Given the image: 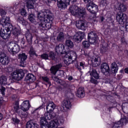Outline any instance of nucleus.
Here are the masks:
<instances>
[{"label":"nucleus","instance_id":"obj_1","mask_svg":"<svg viewBox=\"0 0 128 128\" xmlns=\"http://www.w3.org/2000/svg\"><path fill=\"white\" fill-rule=\"evenodd\" d=\"M37 18L38 22L36 20V16L34 14H31L29 15L28 20L34 24H38L39 28L42 30L46 28L47 30H50L52 28L54 18L52 16L50 10H43L37 12Z\"/></svg>","mask_w":128,"mask_h":128},{"label":"nucleus","instance_id":"obj_2","mask_svg":"<svg viewBox=\"0 0 128 128\" xmlns=\"http://www.w3.org/2000/svg\"><path fill=\"white\" fill-rule=\"evenodd\" d=\"M56 116V113L54 112H46L45 113L44 116H42L40 118V124L42 128H57L60 124H64V118L62 116H58L56 119H54L49 122H47V120H48L54 118Z\"/></svg>","mask_w":128,"mask_h":128},{"label":"nucleus","instance_id":"obj_3","mask_svg":"<svg viewBox=\"0 0 128 128\" xmlns=\"http://www.w3.org/2000/svg\"><path fill=\"white\" fill-rule=\"evenodd\" d=\"M55 52L58 54H65L64 55V62L67 66L72 62V58L75 60H76V53L74 51L66 52V49H64V45L62 44L56 46L55 48Z\"/></svg>","mask_w":128,"mask_h":128},{"label":"nucleus","instance_id":"obj_4","mask_svg":"<svg viewBox=\"0 0 128 128\" xmlns=\"http://www.w3.org/2000/svg\"><path fill=\"white\" fill-rule=\"evenodd\" d=\"M12 32V34L16 36H18L19 34H20V27L18 26L16 27H14V29H10L8 28H2L0 30V36L4 40H6L10 38V34Z\"/></svg>","mask_w":128,"mask_h":128},{"label":"nucleus","instance_id":"obj_5","mask_svg":"<svg viewBox=\"0 0 128 128\" xmlns=\"http://www.w3.org/2000/svg\"><path fill=\"white\" fill-rule=\"evenodd\" d=\"M69 10L72 16H75L80 18H83L86 16V10L82 7H78L76 5H73L69 8Z\"/></svg>","mask_w":128,"mask_h":128},{"label":"nucleus","instance_id":"obj_6","mask_svg":"<svg viewBox=\"0 0 128 128\" xmlns=\"http://www.w3.org/2000/svg\"><path fill=\"white\" fill-rule=\"evenodd\" d=\"M19 6H20V9L19 10V12L20 14L22 16H26V4L24 2H21L18 4V2H16L14 3L13 7L8 8V10H10L11 12H14L16 10V8Z\"/></svg>","mask_w":128,"mask_h":128},{"label":"nucleus","instance_id":"obj_7","mask_svg":"<svg viewBox=\"0 0 128 128\" xmlns=\"http://www.w3.org/2000/svg\"><path fill=\"white\" fill-rule=\"evenodd\" d=\"M84 2L88 4L86 8L88 12L94 14H96L98 12V6L94 3L92 0H84Z\"/></svg>","mask_w":128,"mask_h":128},{"label":"nucleus","instance_id":"obj_8","mask_svg":"<svg viewBox=\"0 0 128 128\" xmlns=\"http://www.w3.org/2000/svg\"><path fill=\"white\" fill-rule=\"evenodd\" d=\"M9 84H8V77L6 76L3 75L0 76V85L2 86L0 87V90L2 96H4V92H6V88L4 86H8Z\"/></svg>","mask_w":128,"mask_h":128},{"label":"nucleus","instance_id":"obj_9","mask_svg":"<svg viewBox=\"0 0 128 128\" xmlns=\"http://www.w3.org/2000/svg\"><path fill=\"white\" fill-rule=\"evenodd\" d=\"M11 76L13 80H20L23 78L24 76V70L22 69L16 70L12 73Z\"/></svg>","mask_w":128,"mask_h":128},{"label":"nucleus","instance_id":"obj_10","mask_svg":"<svg viewBox=\"0 0 128 128\" xmlns=\"http://www.w3.org/2000/svg\"><path fill=\"white\" fill-rule=\"evenodd\" d=\"M7 49L10 52H12L13 54H16L20 50L18 44L12 42L7 44Z\"/></svg>","mask_w":128,"mask_h":128},{"label":"nucleus","instance_id":"obj_11","mask_svg":"<svg viewBox=\"0 0 128 128\" xmlns=\"http://www.w3.org/2000/svg\"><path fill=\"white\" fill-rule=\"evenodd\" d=\"M88 40L90 44H96L98 42V38L94 32H91L88 34Z\"/></svg>","mask_w":128,"mask_h":128},{"label":"nucleus","instance_id":"obj_12","mask_svg":"<svg viewBox=\"0 0 128 128\" xmlns=\"http://www.w3.org/2000/svg\"><path fill=\"white\" fill-rule=\"evenodd\" d=\"M56 2V0H52ZM57 6L59 8H66L68 6H69L70 1L76 2V0H57Z\"/></svg>","mask_w":128,"mask_h":128},{"label":"nucleus","instance_id":"obj_13","mask_svg":"<svg viewBox=\"0 0 128 128\" xmlns=\"http://www.w3.org/2000/svg\"><path fill=\"white\" fill-rule=\"evenodd\" d=\"M2 22L3 26H5V28H10L9 30H14L15 27H13L12 25L10 24V17L4 16L2 20Z\"/></svg>","mask_w":128,"mask_h":128},{"label":"nucleus","instance_id":"obj_14","mask_svg":"<svg viewBox=\"0 0 128 128\" xmlns=\"http://www.w3.org/2000/svg\"><path fill=\"white\" fill-rule=\"evenodd\" d=\"M128 16H126V14L122 12L118 13L116 16V20L120 24H124L126 22Z\"/></svg>","mask_w":128,"mask_h":128},{"label":"nucleus","instance_id":"obj_15","mask_svg":"<svg viewBox=\"0 0 128 128\" xmlns=\"http://www.w3.org/2000/svg\"><path fill=\"white\" fill-rule=\"evenodd\" d=\"M127 123L128 120L126 119V117L124 116L120 119V121L114 123L113 124L112 128H120V126H124Z\"/></svg>","mask_w":128,"mask_h":128},{"label":"nucleus","instance_id":"obj_16","mask_svg":"<svg viewBox=\"0 0 128 128\" xmlns=\"http://www.w3.org/2000/svg\"><path fill=\"white\" fill-rule=\"evenodd\" d=\"M76 26L82 30H86L88 28V23L84 20H78L76 22Z\"/></svg>","mask_w":128,"mask_h":128},{"label":"nucleus","instance_id":"obj_17","mask_svg":"<svg viewBox=\"0 0 128 128\" xmlns=\"http://www.w3.org/2000/svg\"><path fill=\"white\" fill-rule=\"evenodd\" d=\"M88 62H91L92 64H96V66H100V59L98 58V56L94 54L92 58L88 56Z\"/></svg>","mask_w":128,"mask_h":128},{"label":"nucleus","instance_id":"obj_18","mask_svg":"<svg viewBox=\"0 0 128 128\" xmlns=\"http://www.w3.org/2000/svg\"><path fill=\"white\" fill-rule=\"evenodd\" d=\"M38 0H24L28 10H34L36 6V2Z\"/></svg>","mask_w":128,"mask_h":128},{"label":"nucleus","instance_id":"obj_19","mask_svg":"<svg viewBox=\"0 0 128 128\" xmlns=\"http://www.w3.org/2000/svg\"><path fill=\"white\" fill-rule=\"evenodd\" d=\"M0 62H2V64H8L10 62V59L4 53L0 54Z\"/></svg>","mask_w":128,"mask_h":128},{"label":"nucleus","instance_id":"obj_20","mask_svg":"<svg viewBox=\"0 0 128 128\" xmlns=\"http://www.w3.org/2000/svg\"><path fill=\"white\" fill-rule=\"evenodd\" d=\"M84 38V33L82 32H78L74 36V40L76 42H81Z\"/></svg>","mask_w":128,"mask_h":128},{"label":"nucleus","instance_id":"obj_21","mask_svg":"<svg viewBox=\"0 0 128 128\" xmlns=\"http://www.w3.org/2000/svg\"><path fill=\"white\" fill-rule=\"evenodd\" d=\"M56 108V104L54 102H49L46 104V110L48 112H52Z\"/></svg>","mask_w":128,"mask_h":128},{"label":"nucleus","instance_id":"obj_22","mask_svg":"<svg viewBox=\"0 0 128 128\" xmlns=\"http://www.w3.org/2000/svg\"><path fill=\"white\" fill-rule=\"evenodd\" d=\"M20 108L24 112H28L30 110V102L28 100L24 101L20 106Z\"/></svg>","mask_w":128,"mask_h":128},{"label":"nucleus","instance_id":"obj_23","mask_svg":"<svg viewBox=\"0 0 128 128\" xmlns=\"http://www.w3.org/2000/svg\"><path fill=\"white\" fill-rule=\"evenodd\" d=\"M62 66V64H58L56 66H52L50 70L52 74H56V72H58V70H60Z\"/></svg>","mask_w":128,"mask_h":128},{"label":"nucleus","instance_id":"obj_24","mask_svg":"<svg viewBox=\"0 0 128 128\" xmlns=\"http://www.w3.org/2000/svg\"><path fill=\"white\" fill-rule=\"evenodd\" d=\"M101 70L103 74L110 72V66L106 63H104L101 65Z\"/></svg>","mask_w":128,"mask_h":128},{"label":"nucleus","instance_id":"obj_25","mask_svg":"<svg viewBox=\"0 0 128 128\" xmlns=\"http://www.w3.org/2000/svg\"><path fill=\"white\" fill-rule=\"evenodd\" d=\"M76 96H78V98H84V89L82 88H78L76 93Z\"/></svg>","mask_w":128,"mask_h":128},{"label":"nucleus","instance_id":"obj_26","mask_svg":"<svg viewBox=\"0 0 128 128\" xmlns=\"http://www.w3.org/2000/svg\"><path fill=\"white\" fill-rule=\"evenodd\" d=\"M16 20L17 22H20V24H22V26H26V24H28V22L24 19V18L18 15L16 16Z\"/></svg>","mask_w":128,"mask_h":128},{"label":"nucleus","instance_id":"obj_27","mask_svg":"<svg viewBox=\"0 0 128 128\" xmlns=\"http://www.w3.org/2000/svg\"><path fill=\"white\" fill-rule=\"evenodd\" d=\"M26 128H38V124L34 123L32 121H29L26 124Z\"/></svg>","mask_w":128,"mask_h":128},{"label":"nucleus","instance_id":"obj_28","mask_svg":"<svg viewBox=\"0 0 128 128\" xmlns=\"http://www.w3.org/2000/svg\"><path fill=\"white\" fill-rule=\"evenodd\" d=\"M118 65L116 62L112 63L111 65V71L112 74H116L118 72Z\"/></svg>","mask_w":128,"mask_h":128},{"label":"nucleus","instance_id":"obj_29","mask_svg":"<svg viewBox=\"0 0 128 128\" xmlns=\"http://www.w3.org/2000/svg\"><path fill=\"white\" fill-rule=\"evenodd\" d=\"M63 106L66 110H70L72 108V103L68 100H64L63 102Z\"/></svg>","mask_w":128,"mask_h":128},{"label":"nucleus","instance_id":"obj_30","mask_svg":"<svg viewBox=\"0 0 128 128\" xmlns=\"http://www.w3.org/2000/svg\"><path fill=\"white\" fill-rule=\"evenodd\" d=\"M116 10H120L122 12H126V7L123 4H120L118 6H116Z\"/></svg>","mask_w":128,"mask_h":128},{"label":"nucleus","instance_id":"obj_31","mask_svg":"<svg viewBox=\"0 0 128 128\" xmlns=\"http://www.w3.org/2000/svg\"><path fill=\"white\" fill-rule=\"evenodd\" d=\"M18 58L21 60L23 64V66H24V60L28 58V56L26 54L22 53L18 55Z\"/></svg>","mask_w":128,"mask_h":128},{"label":"nucleus","instance_id":"obj_32","mask_svg":"<svg viewBox=\"0 0 128 128\" xmlns=\"http://www.w3.org/2000/svg\"><path fill=\"white\" fill-rule=\"evenodd\" d=\"M14 110L15 112L18 114L19 116H24L22 112L20 111L18 103L17 102L14 105Z\"/></svg>","mask_w":128,"mask_h":128},{"label":"nucleus","instance_id":"obj_33","mask_svg":"<svg viewBox=\"0 0 128 128\" xmlns=\"http://www.w3.org/2000/svg\"><path fill=\"white\" fill-rule=\"evenodd\" d=\"M90 76L96 80L98 78V74L96 70H92V71L90 72Z\"/></svg>","mask_w":128,"mask_h":128},{"label":"nucleus","instance_id":"obj_34","mask_svg":"<svg viewBox=\"0 0 128 128\" xmlns=\"http://www.w3.org/2000/svg\"><path fill=\"white\" fill-rule=\"evenodd\" d=\"M26 80L34 82L36 80V76L32 74H28L26 76Z\"/></svg>","mask_w":128,"mask_h":128},{"label":"nucleus","instance_id":"obj_35","mask_svg":"<svg viewBox=\"0 0 128 128\" xmlns=\"http://www.w3.org/2000/svg\"><path fill=\"white\" fill-rule=\"evenodd\" d=\"M66 46H68V48H74V42L70 40H67L66 42Z\"/></svg>","mask_w":128,"mask_h":128},{"label":"nucleus","instance_id":"obj_36","mask_svg":"<svg viewBox=\"0 0 128 128\" xmlns=\"http://www.w3.org/2000/svg\"><path fill=\"white\" fill-rule=\"evenodd\" d=\"M26 37L28 42H32V34H30V33L26 34Z\"/></svg>","mask_w":128,"mask_h":128},{"label":"nucleus","instance_id":"obj_37","mask_svg":"<svg viewBox=\"0 0 128 128\" xmlns=\"http://www.w3.org/2000/svg\"><path fill=\"white\" fill-rule=\"evenodd\" d=\"M90 42H88V41H84L82 42L83 46L85 48H90Z\"/></svg>","mask_w":128,"mask_h":128},{"label":"nucleus","instance_id":"obj_38","mask_svg":"<svg viewBox=\"0 0 128 128\" xmlns=\"http://www.w3.org/2000/svg\"><path fill=\"white\" fill-rule=\"evenodd\" d=\"M57 40H64V33L62 32H60L58 36H57Z\"/></svg>","mask_w":128,"mask_h":128},{"label":"nucleus","instance_id":"obj_39","mask_svg":"<svg viewBox=\"0 0 128 128\" xmlns=\"http://www.w3.org/2000/svg\"><path fill=\"white\" fill-rule=\"evenodd\" d=\"M49 58H50L51 60H56V56L54 55V53L53 52H50Z\"/></svg>","mask_w":128,"mask_h":128},{"label":"nucleus","instance_id":"obj_40","mask_svg":"<svg viewBox=\"0 0 128 128\" xmlns=\"http://www.w3.org/2000/svg\"><path fill=\"white\" fill-rule=\"evenodd\" d=\"M12 122L14 124H20V120L17 118H12Z\"/></svg>","mask_w":128,"mask_h":128},{"label":"nucleus","instance_id":"obj_41","mask_svg":"<svg viewBox=\"0 0 128 128\" xmlns=\"http://www.w3.org/2000/svg\"><path fill=\"white\" fill-rule=\"evenodd\" d=\"M41 58L44 60H48V55L46 54H44L41 55Z\"/></svg>","mask_w":128,"mask_h":128},{"label":"nucleus","instance_id":"obj_42","mask_svg":"<svg viewBox=\"0 0 128 128\" xmlns=\"http://www.w3.org/2000/svg\"><path fill=\"white\" fill-rule=\"evenodd\" d=\"M6 70L7 72H12L14 70V68H12V67L8 66V68H6Z\"/></svg>","mask_w":128,"mask_h":128},{"label":"nucleus","instance_id":"obj_43","mask_svg":"<svg viewBox=\"0 0 128 128\" xmlns=\"http://www.w3.org/2000/svg\"><path fill=\"white\" fill-rule=\"evenodd\" d=\"M90 82L94 84H98V80L92 77L90 78Z\"/></svg>","mask_w":128,"mask_h":128},{"label":"nucleus","instance_id":"obj_44","mask_svg":"<svg viewBox=\"0 0 128 128\" xmlns=\"http://www.w3.org/2000/svg\"><path fill=\"white\" fill-rule=\"evenodd\" d=\"M42 79L43 80H44V82H48V84H50V79H48V77H42Z\"/></svg>","mask_w":128,"mask_h":128},{"label":"nucleus","instance_id":"obj_45","mask_svg":"<svg viewBox=\"0 0 128 128\" xmlns=\"http://www.w3.org/2000/svg\"><path fill=\"white\" fill-rule=\"evenodd\" d=\"M0 14H1V16H6V12L2 8L1 9Z\"/></svg>","mask_w":128,"mask_h":128},{"label":"nucleus","instance_id":"obj_46","mask_svg":"<svg viewBox=\"0 0 128 128\" xmlns=\"http://www.w3.org/2000/svg\"><path fill=\"white\" fill-rule=\"evenodd\" d=\"M29 54L30 56H34V54H36V52L34 50L30 49Z\"/></svg>","mask_w":128,"mask_h":128},{"label":"nucleus","instance_id":"obj_47","mask_svg":"<svg viewBox=\"0 0 128 128\" xmlns=\"http://www.w3.org/2000/svg\"><path fill=\"white\" fill-rule=\"evenodd\" d=\"M80 66H82V68H84V66H86V63L84 62H80Z\"/></svg>","mask_w":128,"mask_h":128},{"label":"nucleus","instance_id":"obj_48","mask_svg":"<svg viewBox=\"0 0 128 128\" xmlns=\"http://www.w3.org/2000/svg\"><path fill=\"white\" fill-rule=\"evenodd\" d=\"M4 98H2V97H0V106L2 104H4Z\"/></svg>","mask_w":128,"mask_h":128},{"label":"nucleus","instance_id":"obj_49","mask_svg":"<svg viewBox=\"0 0 128 128\" xmlns=\"http://www.w3.org/2000/svg\"><path fill=\"white\" fill-rule=\"evenodd\" d=\"M100 3L102 6H106V0H102Z\"/></svg>","mask_w":128,"mask_h":128},{"label":"nucleus","instance_id":"obj_50","mask_svg":"<svg viewBox=\"0 0 128 128\" xmlns=\"http://www.w3.org/2000/svg\"><path fill=\"white\" fill-rule=\"evenodd\" d=\"M106 50V47H102L100 48V52H104Z\"/></svg>","mask_w":128,"mask_h":128},{"label":"nucleus","instance_id":"obj_51","mask_svg":"<svg viewBox=\"0 0 128 128\" xmlns=\"http://www.w3.org/2000/svg\"><path fill=\"white\" fill-rule=\"evenodd\" d=\"M100 20H101V22H104V16H100Z\"/></svg>","mask_w":128,"mask_h":128},{"label":"nucleus","instance_id":"obj_52","mask_svg":"<svg viewBox=\"0 0 128 128\" xmlns=\"http://www.w3.org/2000/svg\"><path fill=\"white\" fill-rule=\"evenodd\" d=\"M53 80H55V82H58V78L55 76V77L53 78Z\"/></svg>","mask_w":128,"mask_h":128},{"label":"nucleus","instance_id":"obj_53","mask_svg":"<svg viewBox=\"0 0 128 128\" xmlns=\"http://www.w3.org/2000/svg\"><path fill=\"white\" fill-rule=\"evenodd\" d=\"M124 72H126V74H128V68H126L124 70Z\"/></svg>","mask_w":128,"mask_h":128},{"label":"nucleus","instance_id":"obj_54","mask_svg":"<svg viewBox=\"0 0 128 128\" xmlns=\"http://www.w3.org/2000/svg\"><path fill=\"white\" fill-rule=\"evenodd\" d=\"M60 76H62V74H64V70H60Z\"/></svg>","mask_w":128,"mask_h":128},{"label":"nucleus","instance_id":"obj_55","mask_svg":"<svg viewBox=\"0 0 128 128\" xmlns=\"http://www.w3.org/2000/svg\"><path fill=\"white\" fill-rule=\"evenodd\" d=\"M68 80H72V76H70V77H68Z\"/></svg>","mask_w":128,"mask_h":128},{"label":"nucleus","instance_id":"obj_56","mask_svg":"<svg viewBox=\"0 0 128 128\" xmlns=\"http://www.w3.org/2000/svg\"><path fill=\"white\" fill-rule=\"evenodd\" d=\"M2 113H0V120H2Z\"/></svg>","mask_w":128,"mask_h":128},{"label":"nucleus","instance_id":"obj_57","mask_svg":"<svg viewBox=\"0 0 128 128\" xmlns=\"http://www.w3.org/2000/svg\"><path fill=\"white\" fill-rule=\"evenodd\" d=\"M42 106H40L38 108L36 109V110H42Z\"/></svg>","mask_w":128,"mask_h":128},{"label":"nucleus","instance_id":"obj_58","mask_svg":"<svg viewBox=\"0 0 128 128\" xmlns=\"http://www.w3.org/2000/svg\"><path fill=\"white\" fill-rule=\"evenodd\" d=\"M118 76H120V78H122V75H118Z\"/></svg>","mask_w":128,"mask_h":128},{"label":"nucleus","instance_id":"obj_59","mask_svg":"<svg viewBox=\"0 0 128 128\" xmlns=\"http://www.w3.org/2000/svg\"><path fill=\"white\" fill-rule=\"evenodd\" d=\"M28 116V114H26L25 115H24V116Z\"/></svg>","mask_w":128,"mask_h":128},{"label":"nucleus","instance_id":"obj_60","mask_svg":"<svg viewBox=\"0 0 128 128\" xmlns=\"http://www.w3.org/2000/svg\"><path fill=\"white\" fill-rule=\"evenodd\" d=\"M120 72H124V70H120Z\"/></svg>","mask_w":128,"mask_h":128},{"label":"nucleus","instance_id":"obj_61","mask_svg":"<svg viewBox=\"0 0 128 128\" xmlns=\"http://www.w3.org/2000/svg\"><path fill=\"white\" fill-rule=\"evenodd\" d=\"M22 44H24V42H22Z\"/></svg>","mask_w":128,"mask_h":128},{"label":"nucleus","instance_id":"obj_62","mask_svg":"<svg viewBox=\"0 0 128 128\" xmlns=\"http://www.w3.org/2000/svg\"><path fill=\"white\" fill-rule=\"evenodd\" d=\"M123 0L126 1V0Z\"/></svg>","mask_w":128,"mask_h":128},{"label":"nucleus","instance_id":"obj_63","mask_svg":"<svg viewBox=\"0 0 128 128\" xmlns=\"http://www.w3.org/2000/svg\"><path fill=\"white\" fill-rule=\"evenodd\" d=\"M122 106H124V104H122Z\"/></svg>","mask_w":128,"mask_h":128}]
</instances>
